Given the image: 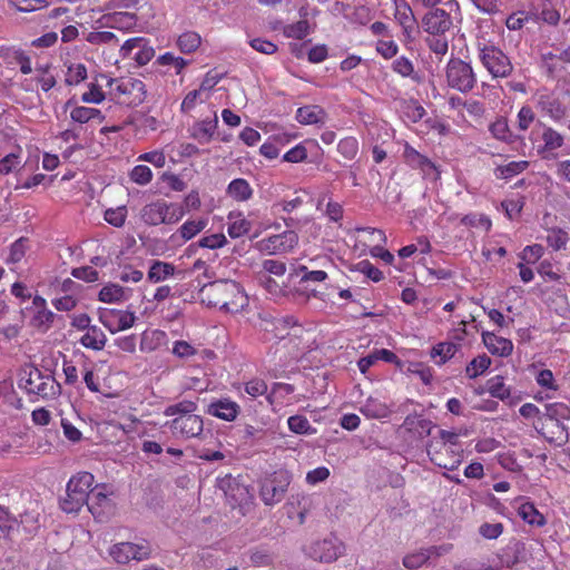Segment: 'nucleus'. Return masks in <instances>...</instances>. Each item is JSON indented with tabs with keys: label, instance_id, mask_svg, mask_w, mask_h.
Segmentation results:
<instances>
[{
	"label": "nucleus",
	"instance_id": "f257e3e1",
	"mask_svg": "<svg viewBox=\"0 0 570 570\" xmlns=\"http://www.w3.org/2000/svg\"><path fill=\"white\" fill-rule=\"evenodd\" d=\"M202 302L208 306L219 307L227 313L243 308L246 297L238 283L219 279L205 284L200 289Z\"/></svg>",
	"mask_w": 570,
	"mask_h": 570
},
{
	"label": "nucleus",
	"instance_id": "f03ea898",
	"mask_svg": "<svg viewBox=\"0 0 570 570\" xmlns=\"http://www.w3.org/2000/svg\"><path fill=\"white\" fill-rule=\"evenodd\" d=\"M94 483V475L89 472H79L73 475L66 488V497L60 501L61 509L67 513L78 512L87 504Z\"/></svg>",
	"mask_w": 570,
	"mask_h": 570
},
{
	"label": "nucleus",
	"instance_id": "7ed1b4c3",
	"mask_svg": "<svg viewBox=\"0 0 570 570\" xmlns=\"http://www.w3.org/2000/svg\"><path fill=\"white\" fill-rule=\"evenodd\" d=\"M185 210L178 204H167L164 200L147 204L142 207L140 217L149 226L175 224L183 218Z\"/></svg>",
	"mask_w": 570,
	"mask_h": 570
},
{
	"label": "nucleus",
	"instance_id": "20e7f679",
	"mask_svg": "<svg viewBox=\"0 0 570 570\" xmlns=\"http://www.w3.org/2000/svg\"><path fill=\"white\" fill-rule=\"evenodd\" d=\"M108 85L111 94L122 105L136 107L146 99V86L140 79H110Z\"/></svg>",
	"mask_w": 570,
	"mask_h": 570
},
{
	"label": "nucleus",
	"instance_id": "39448f33",
	"mask_svg": "<svg viewBox=\"0 0 570 570\" xmlns=\"http://www.w3.org/2000/svg\"><path fill=\"white\" fill-rule=\"evenodd\" d=\"M292 476L285 470L274 472L261 483L259 497L265 505L273 507L279 503L291 484Z\"/></svg>",
	"mask_w": 570,
	"mask_h": 570
},
{
	"label": "nucleus",
	"instance_id": "423d86ee",
	"mask_svg": "<svg viewBox=\"0 0 570 570\" xmlns=\"http://www.w3.org/2000/svg\"><path fill=\"white\" fill-rule=\"evenodd\" d=\"M446 80L451 88L463 94L471 91L476 83L471 65L459 58H452L448 62Z\"/></svg>",
	"mask_w": 570,
	"mask_h": 570
},
{
	"label": "nucleus",
	"instance_id": "0eeeda50",
	"mask_svg": "<svg viewBox=\"0 0 570 570\" xmlns=\"http://www.w3.org/2000/svg\"><path fill=\"white\" fill-rule=\"evenodd\" d=\"M480 60L494 78H507L513 71L510 58L498 47H483L480 50Z\"/></svg>",
	"mask_w": 570,
	"mask_h": 570
},
{
	"label": "nucleus",
	"instance_id": "6e6552de",
	"mask_svg": "<svg viewBox=\"0 0 570 570\" xmlns=\"http://www.w3.org/2000/svg\"><path fill=\"white\" fill-rule=\"evenodd\" d=\"M151 554L150 544L147 541L139 543L120 542L110 549V556L118 563L126 564L130 560L142 561L147 560Z\"/></svg>",
	"mask_w": 570,
	"mask_h": 570
},
{
	"label": "nucleus",
	"instance_id": "1a4fd4ad",
	"mask_svg": "<svg viewBox=\"0 0 570 570\" xmlns=\"http://www.w3.org/2000/svg\"><path fill=\"white\" fill-rule=\"evenodd\" d=\"M86 505L95 519L100 522L109 520L115 512V505L108 494L104 492V487L101 485H96L91 490Z\"/></svg>",
	"mask_w": 570,
	"mask_h": 570
},
{
	"label": "nucleus",
	"instance_id": "9d476101",
	"mask_svg": "<svg viewBox=\"0 0 570 570\" xmlns=\"http://www.w3.org/2000/svg\"><path fill=\"white\" fill-rule=\"evenodd\" d=\"M135 320L136 316L132 312L114 308L99 311V321L112 334L130 328Z\"/></svg>",
	"mask_w": 570,
	"mask_h": 570
},
{
	"label": "nucleus",
	"instance_id": "9b49d317",
	"mask_svg": "<svg viewBox=\"0 0 570 570\" xmlns=\"http://www.w3.org/2000/svg\"><path fill=\"white\" fill-rule=\"evenodd\" d=\"M23 387L30 394H37L42 397L53 396L59 389L53 377L42 376L38 368H33L29 373V377L26 380Z\"/></svg>",
	"mask_w": 570,
	"mask_h": 570
},
{
	"label": "nucleus",
	"instance_id": "f8f14e48",
	"mask_svg": "<svg viewBox=\"0 0 570 570\" xmlns=\"http://www.w3.org/2000/svg\"><path fill=\"white\" fill-rule=\"evenodd\" d=\"M452 27L450 14L441 8L428 11L422 18V28L432 36H442Z\"/></svg>",
	"mask_w": 570,
	"mask_h": 570
},
{
	"label": "nucleus",
	"instance_id": "ddd939ff",
	"mask_svg": "<svg viewBox=\"0 0 570 570\" xmlns=\"http://www.w3.org/2000/svg\"><path fill=\"white\" fill-rule=\"evenodd\" d=\"M167 425L173 433H179L186 439L197 438L204 430L203 419L196 414L177 416Z\"/></svg>",
	"mask_w": 570,
	"mask_h": 570
},
{
	"label": "nucleus",
	"instance_id": "4468645a",
	"mask_svg": "<svg viewBox=\"0 0 570 570\" xmlns=\"http://www.w3.org/2000/svg\"><path fill=\"white\" fill-rule=\"evenodd\" d=\"M395 4V19L403 29V35L407 41L415 39V33H419V27L414 13L405 0H394Z\"/></svg>",
	"mask_w": 570,
	"mask_h": 570
},
{
	"label": "nucleus",
	"instance_id": "2eb2a0df",
	"mask_svg": "<svg viewBox=\"0 0 570 570\" xmlns=\"http://www.w3.org/2000/svg\"><path fill=\"white\" fill-rule=\"evenodd\" d=\"M306 556L315 561L331 562L338 557V547L332 539L316 540L304 548Z\"/></svg>",
	"mask_w": 570,
	"mask_h": 570
},
{
	"label": "nucleus",
	"instance_id": "dca6fc26",
	"mask_svg": "<svg viewBox=\"0 0 570 570\" xmlns=\"http://www.w3.org/2000/svg\"><path fill=\"white\" fill-rule=\"evenodd\" d=\"M218 488L232 500L233 505L246 503L250 498L248 488L240 484L239 481L232 475H225L219 479Z\"/></svg>",
	"mask_w": 570,
	"mask_h": 570
},
{
	"label": "nucleus",
	"instance_id": "f3484780",
	"mask_svg": "<svg viewBox=\"0 0 570 570\" xmlns=\"http://www.w3.org/2000/svg\"><path fill=\"white\" fill-rule=\"evenodd\" d=\"M365 236H372V240L375 242V245L371 246V255L373 257L381 258L384 263L391 265L394 262V256L387 249L383 248V245L386 243V236L383 230L372 227H358V233Z\"/></svg>",
	"mask_w": 570,
	"mask_h": 570
},
{
	"label": "nucleus",
	"instance_id": "a211bd4d",
	"mask_svg": "<svg viewBox=\"0 0 570 570\" xmlns=\"http://www.w3.org/2000/svg\"><path fill=\"white\" fill-rule=\"evenodd\" d=\"M239 405L229 400L220 399L208 404L206 412L224 421H234L239 413Z\"/></svg>",
	"mask_w": 570,
	"mask_h": 570
},
{
	"label": "nucleus",
	"instance_id": "6ab92c4d",
	"mask_svg": "<svg viewBox=\"0 0 570 570\" xmlns=\"http://www.w3.org/2000/svg\"><path fill=\"white\" fill-rule=\"evenodd\" d=\"M265 242L266 249L271 250V253H287L297 245L298 236L293 230H286L282 234L268 237Z\"/></svg>",
	"mask_w": 570,
	"mask_h": 570
},
{
	"label": "nucleus",
	"instance_id": "aec40b11",
	"mask_svg": "<svg viewBox=\"0 0 570 570\" xmlns=\"http://www.w3.org/2000/svg\"><path fill=\"white\" fill-rule=\"evenodd\" d=\"M482 341L492 355L507 357L513 351V343L510 340L497 336L491 332H483Z\"/></svg>",
	"mask_w": 570,
	"mask_h": 570
},
{
	"label": "nucleus",
	"instance_id": "412c9836",
	"mask_svg": "<svg viewBox=\"0 0 570 570\" xmlns=\"http://www.w3.org/2000/svg\"><path fill=\"white\" fill-rule=\"evenodd\" d=\"M275 337L285 340L287 337H301L305 332L302 325L297 324L294 317L286 316L276 318L273 323Z\"/></svg>",
	"mask_w": 570,
	"mask_h": 570
},
{
	"label": "nucleus",
	"instance_id": "4be33fe9",
	"mask_svg": "<svg viewBox=\"0 0 570 570\" xmlns=\"http://www.w3.org/2000/svg\"><path fill=\"white\" fill-rule=\"evenodd\" d=\"M537 106L554 120H560L566 115V108L559 98L550 94L539 95Z\"/></svg>",
	"mask_w": 570,
	"mask_h": 570
},
{
	"label": "nucleus",
	"instance_id": "5701e85b",
	"mask_svg": "<svg viewBox=\"0 0 570 570\" xmlns=\"http://www.w3.org/2000/svg\"><path fill=\"white\" fill-rule=\"evenodd\" d=\"M107 343V336L101 328L94 325L87 330V333L81 336L80 344L86 348L94 351H101Z\"/></svg>",
	"mask_w": 570,
	"mask_h": 570
},
{
	"label": "nucleus",
	"instance_id": "b1692460",
	"mask_svg": "<svg viewBox=\"0 0 570 570\" xmlns=\"http://www.w3.org/2000/svg\"><path fill=\"white\" fill-rule=\"evenodd\" d=\"M226 193L236 202H247L253 196V188L246 179L236 178L228 184Z\"/></svg>",
	"mask_w": 570,
	"mask_h": 570
},
{
	"label": "nucleus",
	"instance_id": "393cba45",
	"mask_svg": "<svg viewBox=\"0 0 570 570\" xmlns=\"http://www.w3.org/2000/svg\"><path fill=\"white\" fill-rule=\"evenodd\" d=\"M294 276H301L299 284L305 289H308L309 283H322L327 278V274L324 271H308L306 266H299L289 275L291 278ZM309 291L313 294L315 293V288H309Z\"/></svg>",
	"mask_w": 570,
	"mask_h": 570
},
{
	"label": "nucleus",
	"instance_id": "a878e982",
	"mask_svg": "<svg viewBox=\"0 0 570 570\" xmlns=\"http://www.w3.org/2000/svg\"><path fill=\"white\" fill-rule=\"evenodd\" d=\"M104 18L107 26L119 30H129L136 26V16L130 12H114Z\"/></svg>",
	"mask_w": 570,
	"mask_h": 570
},
{
	"label": "nucleus",
	"instance_id": "bb28decb",
	"mask_svg": "<svg viewBox=\"0 0 570 570\" xmlns=\"http://www.w3.org/2000/svg\"><path fill=\"white\" fill-rule=\"evenodd\" d=\"M521 519L530 525L543 527L547 523L546 518L538 511L531 502L522 503L518 510Z\"/></svg>",
	"mask_w": 570,
	"mask_h": 570
},
{
	"label": "nucleus",
	"instance_id": "cd10ccee",
	"mask_svg": "<svg viewBox=\"0 0 570 570\" xmlns=\"http://www.w3.org/2000/svg\"><path fill=\"white\" fill-rule=\"evenodd\" d=\"M218 120L215 117L210 120H203L193 127V137L202 144L208 142L217 127Z\"/></svg>",
	"mask_w": 570,
	"mask_h": 570
},
{
	"label": "nucleus",
	"instance_id": "c85d7f7f",
	"mask_svg": "<svg viewBox=\"0 0 570 570\" xmlns=\"http://www.w3.org/2000/svg\"><path fill=\"white\" fill-rule=\"evenodd\" d=\"M175 266L170 263L155 261L148 271V279L159 283L174 275Z\"/></svg>",
	"mask_w": 570,
	"mask_h": 570
},
{
	"label": "nucleus",
	"instance_id": "c756f323",
	"mask_svg": "<svg viewBox=\"0 0 570 570\" xmlns=\"http://www.w3.org/2000/svg\"><path fill=\"white\" fill-rule=\"evenodd\" d=\"M127 297V291L118 284H108L99 292V301L105 303H116Z\"/></svg>",
	"mask_w": 570,
	"mask_h": 570
},
{
	"label": "nucleus",
	"instance_id": "7c9ffc66",
	"mask_svg": "<svg viewBox=\"0 0 570 570\" xmlns=\"http://www.w3.org/2000/svg\"><path fill=\"white\" fill-rule=\"evenodd\" d=\"M404 158L412 166L425 170L426 168L434 169V164L425 156L421 155L409 144L404 148Z\"/></svg>",
	"mask_w": 570,
	"mask_h": 570
},
{
	"label": "nucleus",
	"instance_id": "2f4dec72",
	"mask_svg": "<svg viewBox=\"0 0 570 570\" xmlns=\"http://www.w3.org/2000/svg\"><path fill=\"white\" fill-rule=\"evenodd\" d=\"M528 166L529 163L527 160L511 161L507 165L498 166L494 169V174L497 178L509 179L524 171Z\"/></svg>",
	"mask_w": 570,
	"mask_h": 570
},
{
	"label": "nucleus",
	"instance_id": "473e14b6",
	"mask_svg": "<svg viewBox=\"0 0 570 570\" xmlns=\"http://www.w3.org/2000/svg\"><path fill=\"white\" fill-rule=\"evenodd\" d=\"M323 114L318 106H304L297 109L296 119L301 124L313 125L322 120Z\"/></svg>",
	"mask_w": 570,
	"mask_h": 570
},
{
	"label": "nucleus",
	"instance_id": "72a5a7b5",
	"mask_svg": "<svg viewBox=\"0 0 570 570\" xmlns=\"http://www.w3.org/2000/svg\"><path fill=\"white\" fill-rule=\"evenodd\" d=\"M229 220L228 235L232 238H238L249 233L252 224L247 219L243 218L240 214L237 216L230 214Z\"/></svg>",
	"mask_w": 570,
	"mask_h": 570
},
{
	"label": "nucleus",
	"instance_id": "f704fd0d",
	"mask_svg": "<svg viewBox=\"0 0 570 570\" xmlns=\"http://www.w3.org/2000/svg\"><path fill=\"white\" fill-rule=\"evenodd\" d=\"M360 411L367 417L381 419L389 414V409L380 401L368 397L367 402L360 407Z\"/></svg>",
	"mask_w": 570,
	"mask_h": 570
},
{
	"label": "nucleus",
	"instance_id": "c9c22d12",
	"mask_svg": "<svg viewBox=\"0 0 570 570\" xmlns=\"http://www.w3.org/2000/svg\"><path fill=\"white\" fill-rule=\"evenodd\" d=\"M459 345L452 342H442L433 346L431 350V357L440 356L438 364H444L448 360L452 358L458 352Z\"/></svg>",
	"mask_w": 570,
	"mask_h": 570
},
{
	"label": "nucleus",
	"instance_id": "e433bc0d",
	"mask_svg": "<svg viewBox=\"0 0 570 570\" xmlns=\"http://www.w3.org/2000/svg\"><path fill=\"white\" fill-rule=\"evenodd\" d=\"M487 389L491 396L504 401L510 397V389L505 386L504 379L501 375H497L487 382Z\"/></svg>",
	"mask_w": 570,
	"mask_h": 570
},
{
	"label": "nucleus",
	"instance_id": "4c0bfd02",
	"mask_svg": "<svg viewBox=\"0 0 570 570\" xmlns=\"http://www.w3.org/2000/svg\"><path fill=\"white\" fill-rule=\"evenodd\" d=\"M6 53H1L2 57L12 58L13 61L20 65V71L23 75L32 72L31 59L21 49L6 48Z\"/></svg>",
	"mask_w": 570,
	"mask_h": 570
},
{
	"label": "nucleus",
	"instance_id": "58836bf2",
	"mask_svg": "<svg viewBox=\"0 0 570 570\" xmlns=\"http://www.w3.org/2000/svg\"><path fill=\"white\" fill-rule=\"evenodd\" d=\"M197 410V403L190 400H183L178 403L168 405L164 414L166 416H183V415H191Z\"/></svg>",
	"mask_w": 570,
	"mask_h": 570
},
{
	"label": "nucleus",
	"instance_id": "ea45409f",
	"mask_svg": "<svg viewBox=\"0 0 570 570\" xmlns=\"http://www.w3.org/2000/svg\"><path fill=\"white\" fill-rule=\"evenodd\" d=\"M202 39L197 32L187 31L179 36L177 40V46L180 51L184 53H190L198 49L200 46Z\"/></svg>",
	"mask_w": 570,
	"mask_h": 570
},
{
	"label": "nucleus",
	"instance_id": "a19ab883",
	"mask_svg": "<svg viewBox=\"0 0 570 570\" xmlns=\"http://www.w3.org/2000/svg\"><path fill=\"white\" fill-rule=\"evenodd\" d=\"M491 365V358L483 354L473 358L466 366L465 372L470 379H475L478 375L482 374L484 371L489 368Z\"/></svg>",
	"mask_w": 570,
	"mask_h": 570
},
{
	"label": "nucleus",
	"instance_id": "79ce46f5",
	"mask_svg": "<svg viewBox=\"0 0 570 570\" xmlns=\"http://www.w3.org/2000/svg\"><path fill=\"white\" fill-rule=\"evenodd\" d=\"M87 78V68L82 63H73L68 67L66 75V83L68 86H76Z\"/></svg>",
	"mask_w": 570,
	"mask_h": 570
},
{
	"label": "nucleus",
	"instance_id": "37998d69",
	"mask_svg": "<svg viewBox=\"0 0 570 570\" xmlns=\"http://www.w3.org/2000/svg\"><path fill=\"white\" fill-rule=\"evenodd\" d=\"M490 131L495 138L507 142H513L515 139V136H513L509 129L507 120L503 118L498 119L495 122H493L490 127Z\"/></svg>",
	"mask_w": 570,
	"mask_h": 570
},
{
	"label": "nucleus",
	"instance_id": "c03bdc74",
	"mask_svg": "<svg viewBox=\"0 0 570 570\" xmlns=\"http://www.w3.org/2000/svg\"><path fill=\"white\" fill-rule=\"evenodd\" d=\"M568 233L561 228H551L547 236V243L554 250H560L566 247L568 243Z\"/></svg>",
	"mask_w": 570,
	"mask_h": 570
},
{
	"label": "nucleus",
	"instance_id": "a18cd8bd",
	"mask_svg": "<svg viewBox=\"0 0 570 570\" xmlns=\"http://www.w3.org/2000/svg\"><path fill=\"white\" fill-rule=\"evenodd\" d=\"M28 248V238L20 237L17 239L10 247V253L8 258L6 259V263L8 264H16L19 263L26 254V250Z\"/></svg>",
	"mask_w": 570,
	"mask_h": 570
},
{
	"label": "nucleus",
	"instance_id": "49530a36",
	"mask_svg": "<svg viewBox=\"0 0 570 570\" xmlns=\"http://www.w3.org/2000/svg\"><path fill=\"white\" fill-rule=\"evenodd\" d=\"M542 139L544 141V149L549 151L560 148L564 141L563 136L551 127L544 128Z\"/></svg>",
	"mask_w": 570,
	"mask_h": 570
},
{
	"label": "nucleus",
	"instance_id": "de8ad7c7",
	"mask_svg": "<svg viewBox=\"0 0 570 570\" xmlns=\"http://www.w3.org/2000/svg\"><path fill=\"white\" fill-rule=\"evenodd\" d=\"M287 424L289 430L296 434H309L314 431L308 420L303 415L289 416Z\"/></svg>",
	"mask_w": 570,
	"mask_h": 570
},
{
	"label": "nucleus",
	"instance_id": "09e8293b",
	"mask_svg": "<svg viewBox=\"0 0 570 570\" xmlns=\"http://www.w3.org/2000/svg\"><path fill=\"white\" fill-rule=\"evenodd\" d=\"M206 227V220L199 219V220H187L185 222L180 228V235L185 240H189L195 235H197L199 232H202Z\"/></svg>",
	"mask_w": 570,
	"mask_h": 570
},
{
	"label": "nucleus",
	"instance_id": "8fccbe9b",
	"mask_svg": "<svg viewBox=\"0 0 570 570\" xmlns=\"http://www.w3.org/2000/svg\"><path fill=\"white\" fill-rule=\"evenodd\" d=\"M309 33V23L307 20H299L285 28V35L288 38L302 40Z\"/></svg>",
	"mask_w": 570,
	"mask_h": 570
},
{
	"label": "nucleus",
	"instance_id": "3c124183",
	"mask_svg": "<svg viewBox=\"0 0 570 570\" xmlns=\"http://www.w3.org/2000/svg\"><path fill=\"white\" fill-rule=\"evenodd\" d=\"M9 4L21 12H31L48 6L46 0H9Z\"/></svg>",
	"mask_w": 570,
	"mask_h": 570
},
{
	"label": "nucleus",
	"instance_id": "603ef678",
	"mask_svg": "<svg viewBox=\"0 0 570 570\" xmlns=\"http://www.w3.org/2000/svg\"><path fill=\"white\" fill-rule=\"evenodd\" d=\"M127 209L125 206L109 208L105 212V219L115 227H121L125 224Z\"/></svg>",
	"mask_w": 570,
	"mask_h": 570
},
{
	"label": "nucleus",
	"instance_id": "864d4df0",
	"mask_svg": "<svg viewBox=\"0 0 570 570\" xmlns=\"http://www.w3.org/2000/svg\"><path fill=\"white\" fill-rule=\"evenodd\" d=\"M544 254V248L540 244L525 246L522 253L520 254L521 261L528 264H534L539 261Z\"/></svg>",
	"mask_w": 570,
	"mask_h": 570
},
{
	"label": "nucleus",
	"instance_id": "5fc2aeb1",
	"mask_svg": "<svg viewBox=\"0 0 570 570\" xmlns=\"http://www.w3.org/2000/svg\"><path fill=\"white\" fill-rule=\"evenodd\" d=\"M86 40L91 45L118 42L116 35L110 31L89 32L86 37Z\"/></svg>",
	"mask_w": 570,
	"mask_h": 570
},
{
	"label": "nucleus",
	"instance_id": "6e6d98bb",
	"mask_svg": "<svg viewBox=\"0 0 570 570\" xmlns=\"http://www.w3.org/2000/svg\"><path fill=\"white\" fill-rule=\"evenodd\" d=\"M153 173L148 166L137 165L132 168L130 173V178L132 181L139 185H146L151 180Z\"/></svg>",
	"mask_w": 570,
	"mask_h": 570
},
{
	"label": "nucleus",
	"instance_id": "4d7b16f0",
	"mask_svg": "<svg viewBox=\"0 0 570 570\" xmlns=\"http://www.w3.org/2000/svg\"><path fill=\"white\" fill-rule=\"evenodd\" d=\"M358 273H363L368 279L375 283L382 281L384 277L383 273L367 259L358 262Z\"/></svg>",
	"mask_w": 570,
	"mask_h": 570
},
{
	"label": "nucleus",
	"instance_id": "13d9d810",
	"mask_svg": "<svg viewBox=\"0 0 570 570\" xmlns=\"http://www.w3.org/2000/svg\"><path fill=\"white\" fill-rule=\"evenodd\" d=\"M226 243L227 239L224 234H213L200 238L198 246L203 248L216 249L223 247Z\"/></svg>",
	"mask_w": 570,
	"mask_h": 570
},
{
	"label": "nucleus",
	"instance_id": "bf43d9fd",
	"mask_svg": "<svg viewBox=\"0 0 570 570\" xmlns=\"http://www.w3.org/2000/svg\"><path fill=\"white\" fill-rule=\"evenodd\" d=\"M426 556L428 554L424 553L423 549L417 552L407 554L403 558V566L411 570L419 569L428 561Z\"/></svg>",
	"mask_w": 570,
	"mask_h": 570
},
{
	"label": "nucleus",
	"instance_id": "052dcab7",
	"mask_svg": "<svg viewBox=\"0 0 570 570\" xmlns=\"http://www.w3.org/2000/svg\"><path fill=\"white\" fill-rule=\"evenodd\" d=\"M286 272V265L285 263L276 259H266L263 262V272L262 274H267L271 276V274L276 276H283Z\"/></svg>",
	"mask_w": 570,
	"mask_h": 570
},
{
	"label": "nucleus",
	"instance_id": "680f3d73",
	"mask_svg": "<svg viewBox=\"0 0 570 570\" xmlns=\"http://www.w3.org/2000/svg\"><path fill=\"white\" fill-rule=\"evenodd\" d=\"M249 45L254 50L264 55H273L277 51V46L275 43L262 38L252 39Z\"/></svg>",
	"mask_w": 570,
	"mask_h": 570
},
{
	"label": "nucleus",
	"instance_id": "e2e57ef3",
	"mask_svg": "<svg viewBox=\"0 0 570 570\" xmlns=\"http://www.w3.org/2000/svg\"><path fill=\"white\" fill-rule=\"evenodd\" d=\"M71 275L88 283L98 281V272L90 266L73 268Z\"/></svg>",
	"mask_w": 570,
	"mask_h": 570
},
{
	"label": "nucleus",
	"instance_id": "0e129e2a",
	"mask_svg": "<svg viewBox=\"0 0 570 570\" xmlns=\"http://www.w3.org/2000/svg\"><path fill=\"white\" fill-rule=\"evenodd\" d=\"M55 314L47 309L41 308L37 312V314L32 318V324L37 327L48 328L50 324L53 322Z\"/></svg>",
	"mask_w": 570,
	"mask_h": 570
},
{
	"label": "nucleus",
	"instance_id": "69168bd1",
	"mask_svg": "<svg viewBox=\"0 0 570 570\" xmlns=\"http://www.w3.org/2000/svg\"><path fill=\"white\" fill-rule=\"evenodd\" d=\"M426 43L431 51L436 55H445L449 49L448 40L445 38H441L440 36H433L432 38L426 39Z\"/></svg>",
	"mask_w": 570,
	"mask_h": 570
},
{
	"label": "nucleus",
	"instance_id": "338daca9",
	"mask_svg": "<svg viewBox=\"0 0 570 570\" xmlns=\"http://www.w3.org/2000/svg\"><path fill=\"white\" fill-rule=\"evenodd\" d=\"M539 17L552 26H556L560 20V13L550 3H543Z\"/></svg>",
	"mask_w": 570,
	"mask_h": 570
},
{
	"label": "nucleus",
	"instance_id": "774afa93",
	"mask_svg": "<svg viewBox=\"0 0 570 570\" xmlns=\"http://www.w3.org/2000/svg\"><path fill=\"white\" fill-rule=\"evenodd\" d=\"M454 570H494V567L478 560H466L455 566Z\"/></svg>",
	"mask_w": 570,
	"mask_h": 570
}]
</instances>
